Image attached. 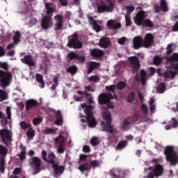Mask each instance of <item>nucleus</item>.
I'll return each instance as SVG.
<instances>
[{
  "label": "nucleus",
  "instance_id": "obj_1",
  "mask_svg": "<svg viewBox=\"0 0 178 178\" xmlns=\"http://www.w3.org/2000/svg\"><path fill=\"white\" fill-rule=\"evenodd\" d=\"M170 70L164 72L163 76L165 79H173L178 74V53H174L172 57L167 59V67Z\"/></svg>",
  "mask_w": 178,
  "mask_h": 178
},
{
  "label": "nucleus",
  "instance_id": "obj_2",
  "mask_svg": "<svg viewBox=\"0 0 178 178\" xmlns=\"http://www.w3.org/2000/svg\"><path fill=\"white\" fill-rule=\"evenodd\" d=\"M81 107L83 110L85 114L87 115V118H86L81 113H79L81 122L82 123H86L87 121L89 127H95L97 123L92 113L93 106L89 104H81Z\"/></svg>",
  "mask_w": 178,
  "mask_h": 178
},
{
  "label": "nucleus",
  "instance_id": "obj_3",
  "mask_svg": "<svg viewBox=\"0 0 178 178\" xmlns=\"http://www.w3.org/2000/svg\"><path fill=\"white\" fill-rule=\"evenodd\" d=\"M152 162L154 163V168L149 167L147 169L145 168L143 178H154L162 175L164 168L163 165L159 164V159H153Z\"/></svg>",
  "mask_w": 178,
  "mask_h": 178
},
{
  "label": "nucleus",
  "instance_id": "obj_4",
  "mask_svg": "<svg viewBox=\"0 0 178 178\" xmlns=\"http://www.w3.org/2000/svg\"><path fill=\"white\" fill-rule=\"evenodd\" d=\"M154 42V38L151 33L145 35L143 40V38L141 36H136L133 39V45L135 49L144 47L145 48H149L152 45Z\"/></svg>",
  "mask_w": 178,
  "mask_h": 178
},
{
  "label": "nucleus",
  "instance_id": "obj_5",
  "mask_svg": "<svg viewBox=\"0 0 178 178\" xmlns=\"http://www.w3.org/2000/svg\"><path fill=\"white\" fill-rule=\"evenodd\" d=\"M148 17V13L143 10L138 11L136 15L134 17V23L137 26H143L145 27H152L154 26L153 22Z\"/></svg>",
  "mask_w": 178,
  "mask_h": 178
},
{
  "label": "nucleus",
  "instance_id": "obj_6",
  "mask_svg": "<svg viewBox=\"0 0 178 178\" xmlns=\"http://www.w3.org/2000/svg\"><path fill=\"white\" fill-rule=\"evenodd\" d=\"M102 118L106 123V125L105 126V123L104 122H102V127H103L102 131L109 132L113 136H116V134H118L117 129L110 125V124L111 123V115L108 112V110L104 109L102 111Z\"/></svg>",
  "mask_w": 178,
  "mask_h": 178
},
{
  "label": "nucleus",
  "instance_id": "obj_7",
  "mask_svg": "<svg viewBox=\"0 0 178 178\" xmlns=\"http://www.w3.org/2000/svg\"><path fill=\"white\" fill-rule=\"evenodd\" d=\"M164 154L166 160L170 161L172 165H175L178 163V155L175 147L173 146H168L165 147Z\"/></svg>",
  "mask_w": 178,
  "mask_h": 178
},
{
  "label": "nucleus",
  "instance_id": "obj_8",
  "mask_svg": "<svg viewBox=\"0 0 178 178\" xmlns=\"http://www.w3.org/2000/svg\"><path fill=\"white\" fill-rule=\"evenodd\" d=\"M106 89L109 91L108 93L101 94L98 97V102L99 104H105L110 102L111 99H113L115 96V86H106Z\"/></svg>",
  "mask_w": 178,
  "mask_h": 178
},
{
  "label": "nucleus",
  "instance_id": "obj_9",
  "mask_svg": "<svg viewBox=\"0 0 178 178\" xmlns=\"http://www.w3.org/2000/svg\"><path fill=\"white\" fill-rule=\"evenodd\" d=\"M53 141L54 143V147H56V152L58 154H63L65 151V138L60 134L58 136L53 138Z\"/></svg>",
  "mask_w": 178,
  "mask_h": 178
},
{
  "label": "nucleus",
  "instance_id": "obj_10",
  "mask_svg": "<svg viewBox=\"0 0 178 178\" xmlns=\"http://www.w3.org/2000/svg\"><path fill=\"white\" fill-rule=\"evenodd\" d=\"M114 8V4L110 1L107 5L104 1H99L97 4V12L98 13H111Z\"/></svg>",
  "mask_w": 178,
  "mask_h": 178
},
{
  "label": "nucleus",
  "instance_id": "obj_11",
  "mask_svg": "<svg viewBox=\"0 0 178 178\" xmlns=\"http://www.w3.org/2000/svg\"><path fill=\"white\" fill-rule=\"evenodd\" d=\"M13 78V74L10 72H3L0 70L1 86L3 88L7 87Z\"/></svg>",
  "mask_w": 178,
  "mask_h": 178
},
{
  "label": "nucleus",
  "instance_id": "obj_12",
  "mask_svg": "<svg viewBox=\"0 0 178 178\" xmlns=\"http://www.w3.org/2000/svg\"><path fill=\"white\" fill-rule=\"evenodd\" d=\"M68 39L67 47L69 48L80 49L82 47V43L79 40L77 33H74V35L68 36Z\"/></svg>",
  "mask_w": 178,
  "mask_h": 178
},
{
  "label": "nucleus",
  "instance_id": "obj_13",
  "mask_svg": "<svg viewBox=\"0 0 178 178\" xmlns=\"http://www.w3.org/2000/svg\"><path fill=\"white\" fill-rule=\"evenodd\" d=\"M140 119L138 115H134L133 117H130L127 118L122 121L121 123L120 128L123 131H128L130 129V124L132 123H135L138 121Z\"/></svg>",
  "mask_w": 178,
  "mask_h": 178
},
{
  "label": "nucleus",
  "instance_id": "obj_14",
  "mask_svg": "<svg viewBox=\"0 0 178 178\" xmlns=\"http://www.w3.org/2000/svg\"><path fill=\"white\" fill-rule=\"evenodd\" d=\"M0 136L2 141L8 145L12 141V132L8 129H3L0 130Z\"/></svg>",
  "mask_w": 178,
  "mask_h": 178
},
{
  "label": "nucleus",
  "instance_id": "obj_15",
  "mask_svg": "<svg viewBox=\"0 0 178 178\" xmlns=\"http://www.w3.org/2000/svg\"><path fill=\"white\" fill-rule=\"evenodd\" d=\"M129 67L133 70V72H136L140 69V63L137 57H129Z\"/></svg>",
  "mask_w": 178,
  "mask_h": 178
},
{
  "label": "nucleus",
  "instance_id": "obj_16",
  "mask_svg": "<svg viewBox=\"0 0 178 178\" xmlns=\"http://www.w3.org/2000/svg\"><path fill=\"white\" fill-rule=\"evenodd\" d=\"M54 25L51 16L46 15L43 17L42 19V28L44 29H49L50 27H52Z\"/></svg>",
  "mask_w": 178,
  "mask_h": 178
},
{
  "label": "nucleus",
  "instance_id": "obj_17",
  "mask_svg": "<svg viewBox=\"0 0 178 178\" xmlns=\"http://www.w3.org/2000/svg\"><path fill=\"white\" fill-rule=\"evenodd\" d=\"M140 108L142 112L143 113V115H141L140 114L137 115L139 117V119L138 120H140L141 118L145 122H152V119L147 118L148 113V107L145 104H141Z\"/></svg>",
  "mask_w": 178,
  "mask_h": 178
},
{
  "label": "nucleus",
  "instance_id": "obj_18",
  "mask_svg": "<svg viewBox=\"0 0 178 178\" xmlns=\"http://www.w3.org/2000/svg\"><path fill=\"white\" fill-rule=\"evenodd\" d=\"M6 115H3V113L0 111V118H1V125L2 127H5L8 124V120L10 119L11 112L10 108L8 107L6 108Z\"/></svg>",
  "mask_w": 178,
  "mask_h": 178
},
{
  "label": "nucleus",
  "instance_id": "obj_19",
  "mask_svg": "<svg viewBox=\"0 0 178 178\" xmlns=\"http://www.w3.org/2000/svg\"><path fill=\"white\" fill-rule=\"evenodd\" d=\"M31 167L33 168V170H36V172L35 174H37L40 171V167L41 165V161L38 157H32L31 159Z\"/></svg>",
  "mask_w": 178,
  "mask_h": 178
},
{
  "label": "nucleus",
  "instance_id": "obj_20",
  "mask_svg": "<svg viewBox=\"0 0 178 178\" xmlns=\"http://www.w3.org/2000/svg\"><path fill=\"white\" fill-rule=\"evenodd\" d=\"M54 19H56V25H55V28L54 30L57 31V30H60L63 25V19H64V17L61 15H56V16H54Z\"/></svg>",
  "mask_w": 178,
  "mask_h": 178
},
{
  "label": "nucleus",
  "instance_id": "obj_21",
  "mask_svg": "<svg viewBox=\"0 0 178 178\" xmlns=\"http://www.w3.org/2000/svg\"><path fill=\"white\" fill-rule=\"evenodd\" d=\"M53 113L56 114V125L62 126L63 125V118L60 111L56 112L54 110H50Z\"/></svg>",
  "mask_w": 178,
  "mask_h": 178
},
{
  "label": "nucleus",
  "instance_id": "obj_22",
  "mask_svg": "<svg viewBox=\"0 0 178 178\" xmlns=\"http://www.w3.org/2000/svg\"><path fill=\"white\" fill-rule=\"evenodd\" d=\"M107 26L111 29H118L121 27V24L113 19H110L107 22Z\"/></svg>",
  "mask_w": 178,
  "mask_h": 178
},
{
  "label": "nucleus",
  "instance_id": "obj_23",
  "mask_svg": "<svg viewBox=\"0 0 178 178\" xmlns=\"http://www.w3.org/2000/svg\"><path fill=\"white\" fill-rule=\"evenodd\" d=\"M88 21L90 24L92 26L93 30L95 31L96 33H98L100 31L101 28L99 25H98L97 23H96L95 20L92 17H88Z\"/></svg>",
  "mask_w": 178,
  "mask_h": 178
},
{
  "label": "nucleus",
  "instance_id": "obj_24",
  "mask_svg": "<svg viewBox=\"0 0 178 178\" xmlns=\"http://www.w3.org/2000/svg\"><path fill=\"white\" fill-rule=\"evenodd\" d=\"M38 105L37 101L34 99H29L26 101V111H29L33 109V108L36 107Z\"/></svg>",
  "mask_w": 178,
  "mask_h": 178
},
{
  "label": "nucleus",
  "instance_id": "obj_25",
  "mask_svg": "<svg viewBox=\"0 0 178 178\" xmlns=\"http://www.w3.org/2000/svg\"><path fill=\"white\" fill-rule=\"evenodd\" d=\"M110 45V40L108 38H102L99 40V46L102 48H107Z\"/></svg>",
  "mask_w": 178,
  "mask_h": 178
},
{
  "label": "nucleus",
  "instance_id": "obj_26",
  "mask_svg": "<svg viewBox=\"0 0 178 178\" xmlns=\"http://www.w3.org/2000/svg\"><path fill=\"white\" fill-rule=\"evenodd\" d=\"M90 55L95 58H99L104 55V51L99 49H92V50H90Z\"/></svg>",
  "mask_w": 178,
  "mask_h": 178
},
{
  "label": "nucleus",
  "instance_id": "obj_27",
  "mask_svg": "<svg viewBox=\"0 0 178 178\" xmlns=\"http://www.w3.org/2000/svg\"><path fill=\"white\" fill-rule=\"evenodd\" d=\"M123 172L120 170H111L110 171L111 178H120Z\"/></svg>",
  "mask_w": 178,
  "mask_h": 178
},
{
  "label": "nucleus",
  "instance_id": "obj_28",
  "mask_svg": "<svg viewBox=\"0 0 178 178\" xmlns=\"http://www.w3.org/2000/svg\"><path fill=\"white\" fill-rule=\"evenodd\" d=\"M21 61L30 66L34 65V61L31 56H25V57L21 58Z\"/></svg>",
  "mask_w": 178,
  "mask_h": 178
},
{
  "label": "nucleus",
  "instance_id": "obj_29",
  "mask_svg": "<svg viewBox=\"0 0 178 178\" xmlns=\"http://www.w3.org/2000/svg\"><path fill=\"white\" fill-rule=\"evenodd\" d=\"M53 168H54V174H56V177L61 175L64 171L63 166H59L56 164H53Z\"/></svg>",
  "mask_w": 178,
  "mask_h": 178
},
{
  "label": "nucleus",
  "instance_id": "obj_30",
  "mask_svg": "<svg viewBox=\"0 0 178 178\" xmlns=\"http://www.w3.org/2000/svg\"><path fill=\"white\" fill-rule=\"evenodd\" d=\"M98 67L99 64H97V63H95L94 61H90L88 63V74H90L95 68Z\"/></svg>",
  "mask_w": 178,
  "mask_h": 178
},
{
  "label": "nucleus",
  "instance_id": "obj_31",
  "mask_svg": "<svg viewBox=\"0 0 178 178\" xmlns=\"http://www.w3.org/2000/svg\"><path fill=\"white\" fill-rule=\"evenodd\" d=\"M149 109L151 113H154L156 111V104H155V99L154 97H152L149 99Z\"/></svg>",
  "mask_w": 178,
  "mask_h": 178
},
{
  "label": "nucleus",
  "instance_id": "obj_32",
  "mask_svg": "<svg viewBox=\"0 0 178 178\" xmlns=\"http://www.w3.org/2000/svg\"><path fill=\"white\" fill-rule=\"evenodd\" d=\"M58 129H50V128H46L43 131H42V133L43 134H56V132L58 131Z\"/></svg>",
  "mask_w": 178,
  "mask_h": 178
},
{
  "label": "nucleus",
  "instance_id": "obj_33",
  "mask_svg": "<svg viewBox=\"0 0 178 178\" xmlns=\"http://www.w3.org/2000/svg\"><path fill=\"white\" fill-rule=\"evenodd\" d=\"M36 81L39 83V86L40 88H44L45 85L42 79V76L41 74H36Z\"/></svg>",
  "mask_w": 178,
  "mask_h": 178
},
{
  "label": "nucleus",
  "instance_id": "obj_34",
  "mask_svg": "<svg viewBox=\"0 0 178 178\" xmlns=\"http://www.w3.org/2000/svg\"><path fill=\"white\" fill-rule=\"evenodd\" d=\"M140 81L143 85L145 84V82L147 81V77H146V72L144 70H140Z\"/></svg>",
  "mask_w": 178,
  "mask_h": 178
},
{
  "label": "nucleus",
  "instance_id": "obj_35",
  "mask_svg": "<svg viewBox=\"0 0 178 178\" xmlns=\"http://www.w3.org/2000/svg\"><path fill=\"white\" fill-rule=\"evenodd\" d=\"M56 156L54 152L49 153V155H47V158L46 159V161L49 163H54L55 161Z\"/></svg>",
  "mask_w": 178,
  "mask_h": 178
},
{
  "label": "nucleus",
  "instance_id": "obj_36",
  "mask_svg": "<svg viewBox=\"0 0 178 178\" xmlns=\"http://www.w3.org/2000/svg\"><path fill=\"white\" fill-rule=\"evenodd\" d=\"M58 85V79L57 77H54L51 82V90L55 91Z\"/></svg>",
  "mask_w": 178,
  "mask_h": 178
},
{
  "label": "nucleus",
  "instance_id": "obj_37",
  "mask_svg": "<svg viewBox=\"0 0 178 178\" xmlns=\"http://www.w3.org/2000/svg\"><path fill=\"white\" fill-rule=\"evenodd\" d=\"M19 147L21 148V149H22V151H21V154H18V156H19V159L24 160L25 159L26 156V147H24L22 144L19 145Z\"/></svg>",
  "mask_w": 178,
  "mask_h": 178
},
{
  "label": "nucleus",
  "instance_id": "obj_38",
  "mask_svg": "<svg viewBox=\"0 0 178 178\" xmlns=\"http://www.w3.org/2000/svg\"><path fill=\"white\" fill-rule=\"evenodd\" d=\"M127 145V142L125 140H122V141L118 143V144L116 147V149L118 150H120V149H124Z\"/></svg>",
  "mask_w": 178,
  "mask_h": 178
},
{
  "label": "nucleus",
  "instance_id": "obj_39",
  "mask_svg": "<svg viewBox=\"0 0 178 178\" xmlns=\"http://www.w3.org/2000/svg\"><path fill=\"white\" fill-rule=\"evenodd\" d=\"M79 170L81 172H83L85 170H89V165L87 163H80V165L79 166Z\"/></svg>",
  "mask_w": 178,
  "mask_h": 178
},
{
  "label": "nucleus",
  "instance_id": "obj_40",
  "mask_svg": "<svg viewBox=\"0 0 178 178\" xmlns=\"http://www.w3.org/2000/svg\"><path fill=\"white\" fill-rule=\"evenodd\" d=\"M67 59H69V60H72L73 59H77V58H79V56L76 53H74V51H70V53L67 54Z\"/></svg>",
  "mask_w": 178,
  "mask_h": 178
},
{
  "label": "nucleus",
  "instance_id": "obj_41",
  "mask_svg": "<svg viewBox=\"0 0 178 178\" xmlns=\"http://www.w3.org/2000/svg\"><path fill=\"white\" fill-rule=\"evenodd\" d=\"M125 22H126V26H130L131 24V18L130 13L125 14Z\"/></svg>",
  "mask_w": 178,
  "mask_h": 178
},
{
  "label": "nucleus",
  "instance_id": "obj_42",
  "mask_svg": "<svg viewBox=\"0 0 178 178\" xmlns=\"http://www.w3.org/2000/svg\"><path fill=\"white\" fill-rule=\"evenodd\" d=\"M165 91V86L164 83H161L159 84L157 88V92L160 94L163 93Z\"/></svg>",
  "mask_w": 178,
  "mask_h": 178
},
{
  "label": "nucleus",
  "instance_id": "obj_43",
  "mask_svg": "<svg viewBox=\"0 0 178 178\" xmlns=\"http://www.w3.org/2000/svg\"><path fill=\"white\" fill-rule=\"evenodd\" d=\"M8 99V95L5 91L0 90V102H3Z\"/></svg>",
  "mask_w": 178,
  "mask_h": 178
},
{
  "label": "nucleus",
  "instance_id": "obj_44",
  "mask_svg": "<svg viewBox=\"0 0 178 178\" xmlns=\"http://www.w3.org/2000/svg\"><path fill=\"white\" fill-rule=\"evenodd\" d=\"M5 170V160L3 158H0V172L3 173Z\"/></svg>",
  "mask_w": 178,
  "mask_h": 178
},
{
  "label": "nucleus",
  "instance_id": "obj_45",
  "mask_svg": "<svg viewBox=\"0 0 178 178\" xmlns=\"http://www.w3.org/2000/svg\"><path fill=\"white\" fill-rule=\"evenodd\" d=\"M161 8L163 11H168V5L165 0H161Z\"/></svg>",
  "mask_w": 178,
  "mask_h": 178
},
{
  "label": "nucleus",
  "instance_id": "obj_46",
  "mask_svg": "<svg viewBox=\"0 0 178 178\" xmlns=\"http://www.w3.org/2000/svg\"><path fill=\"white\" fill-rule=\"evenodd\" d=\"M135 10V7L132 4H129L126 6V11L127 14H130Z\"/></svg>",
  "mask_w": 178,
  "mask_h": 178
},
{
  "label": "nucleus",
  "instance_id": "obj_47",
  "mask_svg": "<svg viewBox=\"0 0 178 178\" xmlns=\"http://www.w3.org/2000/svg\"><path fill=\"white\" fill-rule=\"evenodd\" d=\"M46 10H47V14H51L54 11V8L50 3H46Z\"/></svg>",
  "mask_w": 178,
  "mask_h": 178
},
{
  "label": "nucleus",
  "instance_id": "obj_48",
  "mask_svg": "<svg viewBox=\"0 0 178 178\" xmlns=\"http://www.w3.org/2000/svg\"><path fill=\"white\" fill-rule=\"evenodd\" d=\"M36 23H37V19L35 17H32L29 19V21L28 22V26H29V27H31L35 25Z\"/></svg>",
  "mask_w": 178,
  "mask_h": 178
},
{
  "label": "nucleus",
  "instance_id": "obj_49",
  "mask_svg": "<svg viewBox=\"0 0 178 178\" xmlns=\"http://www.w3.org/2000/svg\"><path fill=\"white\" fill-rule=\"evenodd\" d=\"M77 71L76 67L75 65H71L67 68V72L71 73V74H75Z\"/></svg>",
  "mask_w": 178,
  "mask_h": 178
},
{
  "label": "nucleus",
  "instance_id": "obj_50",
  "mask_svg": "<svg viewBox=\"0 0 178 178\" xmlns=\"http://www.w3.org/2000/svg\"><path fill=\"white\" fill-rule=\"evenodd\" d=\"M20 39V33L19 32H15V35H14V42L17 44L19 42Z\"/></svg>",
  "mask_w": 178,
  "mask_h": 178
},
{
  "label": "nucleus",
  "instance_id": "obj_51",
  "mask_svg": "<svg viewBox=\"0 0 178 178\" xmlns=\"http://www.w3.org/2000/svg\"><path fill=\"white\" fill-rule=\"evenodd\" d=\"M170 123L173 128H177L178 127V120H176V118H172L171 119Z\"/></svg>",
  "mask_w": 178,
  "mask_h": 178
},
{
  "label": "nucleus",
  "instance_id": "obj_52",
  "mask_svg": "<svg viewBox=\"0 0 178 178\" xmlns=\"http://www.w3.org/2000/svg\"><path fill=\"white\" fill-rule=\"evenodd\" d=\"M87 161V156L85 154H81L79 156V164L83 163V162L86 163Z\"/></svg>",
  "mask_w": 178,
  "mask_h": 178
},
{
  "label": "nucleus",
  "instance_id": "obj_53",
  "mask_svg": "<svg viewBox=\"0 0 178 178\" xmlns=\"http://www.w3.org/2000/svg\"><path fill=\"white\" fill-rule=\"evenodd\" d=\"M0 154L2 156H6L7 154V149L5 147L0 145Z\"/></svg>",
  "mask_w": 178,
  "mask_h": 178
},
{
  "label": "nucleus",
  "instance_id": "obj_54",
  "mask_svg": "<svg viewBox=\"0 0 178 178\" xmlns=\"http://www.w3.org/2000/svg\"><path fill=\"white\" fill-rule=\"evenodd\" d=\"M90 165L93 168H98L100 166V162L99 161H90Z\"/></svg>",
  "mask_w": 178,
  "mask_h": 178
},
{
  "label": "nucleus",
  "instance_id": "obj_55",
  "mask_svg": "<svg viewBox=\"0 0 178 178\" xmlns=\"http://www.w3.org/2000/svg\"><path fill=\"white\" fill-rule=\"evenodd\" d=\"M42 121V119L41 118H36L35 119H33V125L37 126L38 124H40Z\"/></svg>",
  "mask_w": 178,
  "mask_h": 178
},
{
  "label": "nucleus",
  "instance_id": "obj_56",
  "mask_svg": "<svg viewBox=\"0 0 178 178\" xmlns=\"http://www.w3.org/2000/svg\"><path fill=\"white\" fill-rule=\"evenodd\" d=\"M162 61V58L159 57V56H156L154 58V65H159Z\"/></svg>",
  "mask_w": 178,
  "mask_h": 178
},
{
  "label": "nucleus",
  "instance_id": "obj_57",
  "mask_svg": "<svg viewBox=\"0 0 178 178\" xmlns=\"http://www.w3.org/2000/svg\"><path fill=\"white\" fill-rule=\"evenodd\" d=\"M34 130H33V129L29 128V129H28V132H26V136L31 138L34 136Z\"/></svg>",
  "mask_w": 178,
  "mask_h": 178
},
{
  "label": "nucleus",
  "instance_id": "obj_58",
  "mask_svg": "<svg viewBox=\"0 0 178 178\" xmlns=\"http://www.w3.org/2000/svg\"><path fill=\"white\" fill-rule=\"evenodd\" d=\"M90 143H91L92 145H94V146L98 145V143H99L98 138H96V137L92 138L91 140H90Z\"/></svg>",
  "mask_w": 178,
  "mask_h": 178
},
{
  "label": "nucleus",
  "instance_id": "obj_59",
  "mask_svg": "<svg viewBox=\"0 0 178 178\" xmlns=\"http://www.w3.org/2000/svg\"><path fill=\"white\" fill-rule=\"evenodd\" d=\"M19 126H21V128H22V129H30V126L24 122H22L21 123H19Z\"/></svg>",
  "mask_w": 178,
  "mask_h": 178
},
{
  "label": "nucleus",
  "instance_id": "obj_60",
  "mask_svg": "<svg viewBox=\"0 0 178 178\" xmlns=\"http://www.w3.org/2000/svg\"><path fill=\"white\" fill-rule=\"evenodd\" d=\"M88 79L91 82L96 83L99 81V77L97 76H92Z\"/></svg>",
  "mask_w": 178,
  "mask_h": 178
},
{
  "label": "nucleus",
  "instance_id": "obj_61",
  "mask_svg": "<svg viewBox=\"0 0 178 178\" xmlns=\"http://www.w3.org/2000/svg\"><path fill=\"white\" fill-rule=\"evenodd\" d=\"M174 47H175V44H168V46L167 47V54L172 53Z\"/></svg>",
  "mask_w": 178,
  "mask_h": 178
},
{
  "label": "nucleus",
  "instance_id": "obj_62",
  "mask_svg": "<svg viewBox=\"0 0 178 178\" xmlns=\"http://www.w3.org/2000/svg\"><path fill=\"white\" fill-rule=\"evenodd\" d=\"M126 86V83L124 82H120L118 83L117 88L119 90L124 89Z\"/></svg>",
  "mask_w": 178,
  "mask_h": 178
},
{
  "label": "nucleus",
  "instance_id": "obj_63",
  "mask_svg": "<svg viewBox=\"0 0 178 178\" xmlns=\"http://www.w3.org/2000/svg\"><path fill=\"white\" fill-rule=\"evenodd\" d=\"M134 97H135L134 93L129 94L127 97V102H132L134 99Z\"/></svg>",
  "mask_w": 178,
  "mask_h": 178
},
{
  "label": "nucleus",
  "instance_id": "obj_64",
  "mask_svg": "<svg viewBox=\"0 0 178 178\" xmlns=\"http://www.w3.org/2000/svg\"><path fill=\"white\" fill-rule=\"evenodd\" d=\"M0 67L6 70L8 68V65L7 63H0Z\"/></svg>",
  "mask_w": 178,
  "mask_h": 178
}]
</instances>
